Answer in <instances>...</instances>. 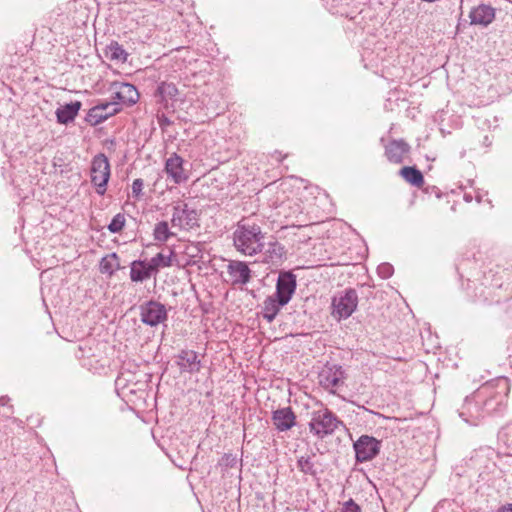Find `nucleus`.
Returning <instances> with one entry per match:
<instances>
[{
  "label": "nucleus",
  "mask_w": 512,
  "mask_h": 512,
  "mask_svg": "<svg viewBox=\"0 0 512 512\" xmlns=\"http://www.w3.org/2000/svg\"><path fill=\"white\" fill-rule=\"evenodd\" d=\"M286 251L282 244L279 242H269L263 253V262L279 266L285 259Z\"/></svg>",
  "instance_id": "obj_21"
},
{
  "label": "nucleus",
  "mask_w": 512,
  "mask_h": 512,
  "mask_svg": "<svg viewBox=\"0 0 512 512\" xmlns=\"http://www.w3.org/2000/svg\"><path fill=\"white\" fill-rule=\"evenodd\" d=\"M100 272L103 274L113 275L120 269L119 258L116 253L104 256L99 265Z\"/></svg>",
  "instance_id": "obj_27"
},
{
  "label": "nucleus",
  "mask_w": 512,
  "mask_h": 512,
  "mask_svg": "<svg viewBox=\"0 0 512 512\" xmlns=\"http://www.w3.org/2000/svg\"><path fill=\"white\" fill-rule=\"evenodd\" d=\"M227 274L233 285H245L251 279V270L243 261H230L227 265Z\"/></svg>",
  "instance_id": "obj_16"
},
{
  "label": "nucleus",
  "mask_w": 512,
  "mask_h": 512,
  "mask_svg": "<svg viewBox=\"0 0 512 512\" xmlns=\"http://www.w3.org/2000/svg\"><path fill=\"white\" fill-rule=\"evenodd\" d=\"M172 210L171 223L173 227L189 230L198 226V212L196 209L190 207L185 201H176Z\"/></svg>",
  "instance_id": "obj_5"
},
{
  "label": "nucleus",
  "mask_w": 512,
  "mask_h": 512,
  "mask_svg": "<svg viewBox=\"0 0 512 512\" xmlns=\"http://www.w3.org/2000/svg\"><path fill=\"white\" fill-rule=\"evenodd\" d=\"M471 24L487 26L495 19V9L488 4H479L469 13Z\"/></svg>",
  "instance_id": "obj_19"
},
{
  "label": "nucleus",
  "mask_w": 512,
  "mask_h": 512,
  "mask_svg": "<svg viewBox=\"0 0 512 512\" xmlns=\"http://www.w3.org/2000/svg\"><path fill=\"white\" fill-rule=\"evenodd\" d=\"M399 174L409 184L421 187L424 184V177L420 170L415 167L405 166L400 169Z\"/></svg>",
  "instance_id": "obj_25"
},
{
  "label": "nucleus",
  "mask_w": 512,
  "mask_h": 512,
  "mask_svg": "<svg viewBox=\"0 0 512 512\" xmlns=\"http://www.w3.org/2000/svg\"><path fill=\"white\" fill-rule=\"evenodd\" d=\"M272 421L278 431L284 432L295 426L296 416L290 407H285L272 413Z\"/></svg>",
  "instance_id": "obj_20"
},
{
  "label": "nucleus",
  "mask_w": 512,
  "mask_h": 512,
  "mask_svg": "<svg viewBox=\"0 0 512 512\" xmlns=\"http://www.w3.org/2000/svg\"><path fill=\"white\" fill-rule=\"evenodd\" d=\"M91 182L98 195H104L110 179V163L105 154L95 155L91 162Z\"/></svg>",
  "instance_id": "obj_4"
},
{
  "label": "nucleus",
  "mask_w": 512,
  "mask_h": 512,
  "mask_svg": "<svg viewBox=\"0 0 512 512\" xmlns=\"http://www.w3.org/2000/svg\"><path fill=\"white\" fill-rule=\"evenodd\" d=\"M356 461L364 463L374 459L380 452L381 441L369 435L360 436L353 444Z\"/></svg>",
  "instance_id": "obj_7"
},
{
  "label": "nucleus",
  "mask_w": 512,
  "mask_h": 512,
  "mask_svg": "<svg viewBox=\"0 0 512 512\" xmlns=\"http://www.w3.org/2000/svg\"><path fill=\"white\" fill-rule=\"evenodd\" d=\"M509 390L506 379L486 383L476 390V400L482 402L485 416L502 413L506 409Z\"/></svg>",
  "instance_id": "obj_2"
},
{
  "label": "nucleus",
  "mask_w": 512,
  "mask_h": 512,
  "mask_svg": "<svg viewBox=\"0 0 512 512\" xmlns=\"http://www.w3.org/2000/svg\"><path fill=\"white\" fill-rule=\"evenodd\" d=\"M342 422L337 416L325 408L313 412L312 419L309 423L310 432L319 438H324L327 435L332 434Z\"/></svg>",
  "instance_id": "obj_3"
},
{
  "label": "nucleus",
  "mask_w": 512,
  "mask_h": 512,
  "mask_svg": "<svg viewBox=\"0 0 512 512\" xmlns=\"http://www.w3.org/2000/svg\"><path fill=\"white\" fill-rule=\"evenodd\" d=\"M155 96L157 97V102L161 104L165 109L173 110L175 103L180 98V93L174 83L161 82L157 87Z\"/></svg>",
  "instance_id": "obj_14"
},
{
  "label": "nucleus",
  "mask_w": 512,
  "mask_h": 512,
  "mask_svg": "<svg viewBox=\"0 0 512 512\" xmlns=\"http://www.w3.org/2000/svg\"><path fill=\"white\" fill-rule=\"evenodd\" d=\"M410 152V145L403 139L392 140L385 146V155L389 162L400 164Z\"/></svg>",
  "instance_id": "obj_17"
},
{
  "label": "nucleus",
  "mask_w": 512,
  "mask_h": 512,
  "mask_svg": "<svg viewBox=\"0 0 512 512\" xmlns=\"http://www.w3.org/2000/svg\"><path fill=\"white\" fill-rule=\"evenodd\" d=\"M312 456H301L297 459V468L306 475L315 476L316 469Z\"/></svg>",
  "instance_id": "obj_30"
},
{
  "label": "nucleus",
  "mask_w": 512,
  "mask_h": 512,
  "mask_svg": "<svg viewBox=\"0 0 512 512\" xmlns=\"http://www.w3.org/2000/svg\"><path fill=\"white\" fill-rule=\"evenodd\" d=\"M285 305L286 303H284L282 300H280L274 295L267 297L263 302V318L266 319L269 323H271L276 318L281 308Z\"/></svg>",
  "instance_id": "obj_24"
},
{
  "label": "nucleus",
  "mask_w": 512,
  "mask_h": 512,
  "mask_svg": "<svg viewBox=\"0 0 512 512\" xmlns=\"http://www.w3.org/2000/svg\"><path fill=\"white\" fill-rule=\"evenodd\" d=\"M141 321L149 326H157L167 319V310L157 301H148L140 306Z\"/></svg>",
  "instance_id": "obj_10"
},
{
  "label": "nucleus",
  "mask_w": 512,
  "mask_h": 512,
  "mask_svg": "<svg viewBox=\"0 0 512 512\" xmlns=\"http://www.w3.org/2000/svg\"><path fill=\"white\" fill-rule=\"evenodd\" d=\"M81 102L75 101L69 104H65L56 110L57 121L60 124H68L76 118L79 110L81 109Z\"/></svg>",
  "instance_id": "obj_23"
},
{
  "label": "nucleus",
  "mask_w": 512,
  "mask_h": 512,
  "mask_svg": "<svg viewBox=\"0 0 512 512\" xmlns=\"http://www.w3.org/2000/svg\"><path fill=\"white\" fill-rule=\"evenodd\" d=\"M497 512H512V503L500 507Z\"/></svg>",
  "instance_id": "obj_36"
},
{
  "label": "nucleus",
  "mask_w": 512,
  "mask_h": 512,
  "mask_svg": "<svg viewBox=\"0 0 512 512\" xmlns=\"http://www.w3.org/2000/svg\"><path fill=\"white\" fill-rule=\"evenodd\" d=\"M393 266L389 263H382L377 267V273L382 279H388L393 274Z\"/></svg>",
  "instance_id": "obj_32"
},
{
  "label": "nucleus",
  "mask_w": 512,
  "mask_h": 512,
  "mask_svg": "<svg viewBox=\"0 0 512 512\" xmlns=\"http://www.w3.org/2000/svg\"><path fill=\"white\" fill-rule=\"evenodd\" d=\"M110 90L113 92V100L118 105L127 106L134 105L139 99V92L136 87L126 82H114L111 84Z\"/></svg>",
  "instance_id": "obj_13"
},
{
  "label": "nucleus",
  "mask_w": 512,
  "mask_h": 512,
  "mask_svg": "<svg viewBox=\"0 0 512 512\" xmlns=\"http://www.w3.org/2000/svg\"><path fill=\"white\" fill-rule=\"evenodd\" d=\"M358 305V296L355 290L347 289L332 299V316L337 320L346 319L352 315Z\"/></svg>",
  "instance_id": "obj_6"
},
{
  "label": "nucleus",
  "mask_w": 512,
  "mask_h": 512,
  "mask_svg": "<svg viewBox=\"0 0 512 512\" xmlns=\"http://www.w3.org/2000/svg\"><path fill=\"white\" fill-rule=\"evenodd\" d=\"M144 187V182L142 179L137 178L132 183V195L134 198L139 199L142 196V190Z\"/></svg>",
  "instance_id": "obj_33"
},
{
  "label": "nucleus",
  "mask_w": 512,
  "mask_h": 512,
  "mask_svg": "<svg viewBox=\"0 0 512 512\" xmlns=\"http://www.w3.org/2000/svg\"><path fill=\"white\" fill-rule=\"evenodd\" d=\"M459 417L469 425H477L485 416L482 402L476 400V391L467 396L458 410Z\"/></svg>",
  "instance_id": "obj_9"
},
{
  "label": "nucleus",
  "mask_w": 512,
  "mask_h": 512,
  "mask_svg": "<svg viewBox=\"0 0 512 512\" xmlns=\"http://www.w3.org/2000/svg\"><path fill=\"white\" fill-rule=\"evenodd\" d=\"M106 57L111 61H117L124 63L127 61L128 53L125 49L116 41H112L107 47L105 51Z\"/></svg>",
  "instance_id": "obj_28"
},
{
  "label": "nucleus",
  "mask_w": 512,
  "mask_h": 512,
  "mask_svg": "<svg viewBox=\"0 0 512 512\" xmlns=\"http://www.w3.org/2000/svg\"><path fill=\"white\" fill-rule=\"evenodd\" d=\"M510 434H512V425L507 426V427L502 431V437H508Z\"/></svg>",
  "instance_id": "obj_37"
},
{
  "label": "nucleus",
  "mask_w": 512,
  "mask_h": 512,
  "mask_svg": "<svg viewBox=\"0 0 512 512\" xmlns=\"http://www.w3.org/2000/svg\"><path fill=\"white\" fill-rule=\"evenodd\" d=\"M174 258L175 254L173 251H170L169 254L160 252L152 257L149 263L156 275L160 269L172 266L174 263Z\"/></svg>",
  "instance_id": "obj_26"
},
{
  "label": "nucleus",
  "mask_w": 512,
  "mask_h": 512,
  "mask_svg": "<svg viewBox=\"0 0 512 512\" xmlns=\"http://www.w3.org/2000/svg\"><path fill=\"white\" fill-rule=\"evenodd\" d=\"M176 363L181 372L197 373L201 369V361L193 350H181Z\"/></svg>",
  "instance_id": "obj_18"
},
{
  "label": "nucleus",
  "mask_w": 512,
  "mask_h": 512,
  "mask_svg": "<svg viewBox=\"0 0 512 512\" xmlns=\"http://www.w3.org/2000/svg\"><path fill=\"white\" fill-rule=\"evenodd\" d=\"M341 512H360V507L350 499L343 504Z\"/></svg>",
  "instance_id": "obj_34"
},
{
  "label": "nucleus",
  "mask_w": 512,
  "mask_h": 512,
  "mask_svg": "<svg viewBox=\"0 0 512 512\" xmlns=\"http://www.w3.org/2000/svg\"><path fill=\"white\" fill-rule=\"evenodd\" d=\"M125 223V215L122 213H118L112 218L107 228L111 233H119L123 230Z\"/></svg>",
  "instance_id": "obj_31"
},
{
  "label": "nucleus",
  "mask_w": 512,
  "mask_h": 512,
  "mask_svg": "<svg viewBox=\"0 0 512 512\" xmlns=\"http://www.w3.org/2000/svg\"><path fill=\"white\" fill-rule=\"evenodd\" d=\"M120 111L121 106H119L117 102L111 101L100 103L89 109L86 115V121L90 125L96 126L106 121L109 117L116 115Z\"/></svg>",
  "instance_id": "obj_12"
},
{
  "label": "nucleus",
  "mask_w": 512,
  "mask_h": 512,
  "mask_svg": "<svg viewBox=\"0 0 512 512\" xmlns=\"http://www.w3.org/2000/svg\"><path fill=\"white\" fill-rule=\"evenodd\" d=\"M345 379L344 369L337 364L325 365L318 375L320 386L330 393H335V390L344 383Z\"/></svg>",
  "instance_id": "obj_8"
},
{
  "label": "nucleus",
  "mask_w": 512,
  "mask_h": 512,
  "mask_svg": "<svg viewBox=\"0 0 512 512\" xmlns=\"http://www.w3.org/2000/svg\"><path fill=\"white\" fill-rule=\"evenodd\" d=\"M264 233L255 223L241 220L233 232V244L238 252L246 256H254L264 248Z\"/></svg>",
  "instance_id": "obj_1"
},
{
  "label": "nucleus",
  "mask_w": 512,
  "mask_h": 512,
  "mask_svg": "<svg viewBox=\"0 0 512 512\" xmlns=\"http://www.w3.org/2000/svg\"><path fill=\"white\" fill-rule=\"evenodd\" d=\"M173 235L166 221H160L154 227L153 236L156 241L166 242Z\"/></svg>",
  "instance_id": "obj_29"
},
{
  "label": "nucleus",
  "mask_w": 512,
  "mask_h": 512,
  "mask_svg": "<svg viewBox=\"0 0 512 512\" xmlns=\"http://www.w3.org/2000/svg\"><path fill=\"white\" fill-rule=\"evenodd\" d=\"M0 404H1V405H4V404H5V398H4V397H1V398H0Z\"/></svg>",
  "instance_id": "obj_38"
},
{
  "label": "nucleus",
  "mask_w": 512,
  "mask_h": 512,
  "mask_svg": "<svg viewBox=\"0 0 512 512\" xmlns=\"http://www.w3.org/2000/svg\"><path fill=\"white\" fill-rule=\"evenodd\" d=\"M155 275L149 261L134 260L130 264V279L132 282H143Z\"/></svg>",
  "instance_id": "obj_22"
},
{
  "label": "nucleus",
  "mask_w": 512,
  "mask_h": 512,
  "mask_svg": "<svg viewBox=\"0 0 512 512\" xmlns=\"http://www.w3.org/2000/svg\"><path fill=\"white\" fill-rule=\"evenodd\" d=\"M508 445H512V440L508 443Z\"/></svg>",
  "instance_id": "obj_39"
},
{
  "label": "nucleus",
  "mask_w": 512,
  "mask_h": 512,
  "mask_svg": "<svg viewBox=\"0 0 512 512\" xmlns=\"http://www.w3.org/2000/svg\"><path fill=\"white\" fill-rule=\"evenodd\" d=\"M158 123L161 128H164V127L170 125L171 121L165 115H161L158 117Z\"/></svg>",
  "instance_id": "obj_35"
},
{
  "label": "nucleus",
  "mask_w": 512,
  "mask_h": 512,
  "mask_svg": "<svg viewBox=\"0 0 512 512\" xmlns=\"http://www.w3.org/2000/svg\"><path fill=\"white\" fill-rule=\"evenodd\" d=\"M164 171L174 184H181L189 179V173L184 168V159L175 152L166 159Z\"/></svg>",
  "instance_id": "obj_11"
},
{
  "label": "nucleus",
  "mask_w": 512,
  "mask_h": 512,
  "mask_svg": "<svg viewBox=\"0 0 512 512\" xmlns=\"http://www.w3.org/2000/svg\"><path fill=\"white\" fill-rule=\"evenodd\" d=\"M296 289V279L291 272L281 273L276 284V292L273 294L284 303H288Z\"/></svg>",
  "instance_id": "obj_15"
}]
</instances>
